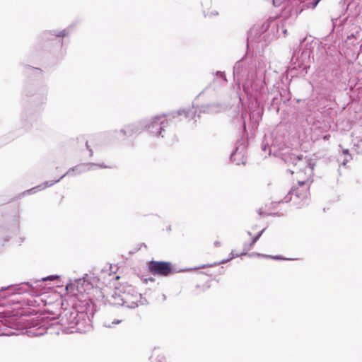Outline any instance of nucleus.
I'll use <instances>...</instances> for the list:
<instances>
[{
    "mask_svg": "<svg viewBox=\"0 0 362 362\" xmlns=\"http://www.w3.org/2000/svg\"><path fill=\"white\" fill-rule=\"evenodd\" d=\"M18 320L16 315H11V310L0 305V336L16 334L15 332L7 331V329H16L19 325Z\"/></svg>",
    "mask_w": 362,
    "mask_h": 362,
    "instance_id": "obj_1",
    "label": "nucleus"
},
{
    "mask_svg": "<svg viewBox=\"0 0 362 362\" xmlns=\"http://www.w3.org/2000/svg\"><path fill=\"white\" fill-rule=\"evenodd\" d=\"M295 165L299 168V170L296 173L298 185L300 186L306 185L305 188L308 189V185L307 183L311 180L313 175L315 163L310 158H298Z\"/></svg>",
    "mask_w": 362,
    "mask_h": 362,
    "instance_id": "obj_2",
    "label": "nucleus"
},
{
    "mask_svg": "<svg viewBox=\"0 0 362 362\" xmlns=\"http://www.w3.org/2000/svg\"><path fill=\"white\" fill-rule=\"evenodd\" d=\"M141 295L132 286H128L127 289L123 291V298H119V301H116V304H126V307L134 308L138 306L141 301Z\"/></svg>",
    "mask_w": 362,
    "mask_h": 362,
    "instance_id": "obj_3",
    "label": "nucleus"
},
{
    "mask_svg": "<svg viewBox=\"0 0 362 362\" xmlns=\"http://www.w3.org/2000/svg\"><path fill=\"white\" fill-rule=\"evenodd\" d=\"M57 276L51 275L47 277L42 278L41 280L35 281L33 283H24L23 284V286L26 288H24V291L30 292L33 296H40L45 293V287L42 286L43 282L45 281H52L57 278Z\"/></svg>",
    "mask_w": 362,
    "mask_h": 362,
    "instance_id": "obj_4",
    "label": "nucleus"
},
{
    "mask_svg": "<svg viewBox=\"0 0 362 362\" xmlns=\"http://www.w3.org/2000/svg\"><path fill=\"white\" fill-rule=\"evenodd\" d=\"M167 124V119L164 116H158L153 118L147 125V129L154 136L161 135V132Z\"/></svg>",
    "mask_w": 362,
    "mask_h": 362,
    "instance_id": "obj_5",
    "label": "nucleus"
},
{
    "mask_svg": "<svg viewBox=\"0 0 362 362\" xmlns=\"http://www.w3.org/2000/svg\"><path fill=\"white\" fill-rule=\"evenodd\" d=\"M149 269L153 274L167 276L171 272V265L168 262L152 261L149 263Z\"/></svg>",
    "mask_w": 362,
    "mask_h": 362,
    "instance_id": "obj_6",
    "label": "nucleus"
},
{
    "mask_svg": "<svg viewBox=\"0 0 362 362\" xmlns=\"http://www.w3.org/2000/svg\"><path fill=\"white\" fill-rule=\"evenodd\" d=\"M47 325L39 320H33L27 328L26 332L29 336L38 337L45 334L47 331Z\"/></svg>",
    "mask_w": 362,
    "mask_h": 362,
    "instance_id": "obj_7",
    "label": "nucleus"
},
{
    "mask_svg": "<svg viewBox=\"0 0 362 362\" xmlns=\"http://www.w3.org/2000/svg\"><path fill=\"white\" fill-rule=\"evenodd\" d=\"M245 150L246 147L243 144H240L231 154V160L236 165L244 164L245 163Z\"/></svg>",
    "mask_w": 362,
    "mask_h": 362,
    "instance_id": "obj_8",
    "label": "nucleus"
},
{
    "mask_svg": "<svg viewBox=\"0 0 362 362\" xmlns=\"http://www.w3.org/2000/svg\"><path fill=\"white\" fill-rule=\"evenodd\" d=\"M259 83V84H257L256 82H255L251 84V86L249 84V83H244L243 89L245 92L247 94L250 93V88L256 92L260 91L264 86V82L260 81Z\"/></svg>",
    "mask_w": 362,
    "mask_h": 362,
    "instance_id": "obj_9",
    "label": "nucleus"
},
{
    "mask_svg": "<svg viewBox=\"0 0 362 362\" xmlns=\"http://www.w3.org/2000/svg\"><path fill=\"white\" fill-rule=\"evenodd\" d=\"M65 175L66 174L63 175L59 179L55 180L54 182H47L42 185L37 186V187H34V188L30 189L28 192H35L37 189H39L40 190H41V189H45L47 187L52 186L54 182H59L61 178H62L64 176H65Z\"/></svg>",
    "mask_w": 362,
    "mask_h": 362,
    "instance_id": "obj_10",
    "label": "nucleus"
},
{
    "mask_svg": "<svg viewBox=\"0 0 362 362\" xmlns=\"http://www.w3.org/2000/svg\"><path fill=\"white\" fill-rule=\"evenodd\" d=\"M119 298H123V293H115L112 296V299L110 300V303L115 306H126V304H116L115 302L119 301Z\"/></svg>",
    "mask_w": 362,
    "mask_h": 362,
    "instance_id": "obj_11",
    "label": "nucleus"
},
{
    "mask_svg": "<svg viewBox=\"0 0 362 362\" xmlns=\"http://www.w3.org/2000/svg\"><path fill=\"white\" fill-rule=\"evenodd\" d=\"M321 0H313L310 4H305L297 13L302 12L305 8H315Z\"/></svg>",
    "mask_w": 362,
    "mask_h": 362,
    "instance_id": "obj_12",
    "label": "nucleus"
},
{
    "mask_svg": "<svg viewBox=\"0 0 362 362\" xmlns=\"http://www.w3.org/2000/svg\"><path fill=\"white\" fill-rule=\"evenodd\" d=\"M76 286L75 283H70L66 285V289L68 293H70L71 296H77V293L75 291Z\"/></svg>",
    "mask_w": 362,
    "mask_h": 362,
    "instance_id": "obj_13",
    "label": "nucleus"
},
{
    "mask_svg": "<svg viewBox=\"0 0 362 362\" xmlns=\"http://www.w3.org/2000/svg\"><path fill=\"white\" fill-rule=\"evenodd\" d=\"M291 4H296L297 3H299L300 6V10L301 9L302 6L307 4H310L309 0H290Z\"/></svg>",
    "mask_w": 362,
    "mask_h": 362,
    "instance_id": "obj_14",
    "label": "nucleus"
},
{
    "mask_svg": "<svg viewBox=\"0 0 362 362\" xmlns=\"http://www.w3.org/2000/svg\"><path fill=\"white\" fill-rule=\"evenodd\" d=\"M344 154L346 156V158L343 160L342 164L345 165L346 163L351 159V156L349 155V151L347 149L344 150Z\"/></svg>",
    "mask_w": 362,
    "mask_h": 362,
    "instance_id": "obj_15",
    "label": "nucleus"
},
{
    "mask_svg": "<svg viewBox=\"0 0 362 362\" xmlns=\"http://www.w3.org/2000/svg\"><path fill=\"white\" fill-rule=\"evenodd\" d=\"M262 233H263V230H262L260 232H259V233L255 238H253L252 243H251V245H252L260 238Z\"/></svg>",
    "mask_w": 362,
    "mask_h": 362,
    "instance_id": "obj_16",
    "label": "nucleus"
},
{
    "mask_svg": "<svg viewBox=\"0 0 362 362\" xmlns=\"http://www.w3.org/2000/svg\"><path fill=\"white\" fill-rule=\"evenodd\" d=\"M235 257V255H233L229 259H223L221 262V263H225V262H227L228 261H229L230 259H233L234 257Z\"/></svg>",
    "mask_w": 362,
    "mask_h": 362,
    "instance_id": "obj_17",
    "label": "nucleus"
},
{
    "mask_svg": "<svg viewBox=\"0 0 362 362\" xmlns=\"http://www.w3.org/2000/svg\"><path fill=\"white\" fill-rule=\"evenodd\" d=\"M57 35L59 36V37L65 36L66 35L65 31L64 30L61 31Z\"/></svg>",
    "mask_w": 362,
    "mask_h": 362,
    "instance_id": "obj_18",
    "label": "nucleus"
},
{
    "mask_svg": "<svg viewBox=\"0 0 362 362\" xmlns=\"http://www.w3.org/2000/svg\"><path fill=\"white\" fill-rule=\"evenodd\" d=\"M307 197H308V193H307V192H305L303 194V196H302V199H306V198H307Z\"/></svg>",
    "mask_w": 362,
    "mask_h": 362,
    "instance_id": "obj_19",
    "label": "nucleus"
},
{
    "mask_svg": "<svg viewBox=\"0 0 362 362\" xmlns=\"http://www.w3.org/2000/svg\"><path fill=\"white\" fill-rule=\"evenodd\" d=\"M220 245H221V244H220V242H219V241H215V242H214V245H215L216 247L220 246Z\"/></svg>",
    "mask_w": 362,
    "mask_h": 362,
    "instance_id": "obj_20",
    "label": "nucleus"
},
{
    "mask_svg": "<svg viewBox=\"0 0 362 362\" xmlns=\"http://www.w3.org/2000/svg\"><path fill=\"white\" fill-rule=\"evenodd\" d=\"M120 322H121V320H116V321L112 322V324H113V325H117V324H119Z\"/></svg>",
    "mask_w": 362,
    "mask_h": 362,
    "instance_id": "obj_21",
    "label": "nucleus"
},
{
    "mask_svg": "<svg viewBox=\"0 0 362 362\" xmlns=\"http://www.w3.org/2000/svg\"><path fill=\"white\" fill-rule=\"evenodd\" d=\"M105 326L107 327H111V325L110 324L105 323Z\"/></svg>",
    "mask_w": 362,
    "mask_h": 362,
    "instance_id": "obj_22",
    "label": "nucleus"
},
{
    "mask_svg": "<svg viewBox=\"0 0 362 362\" xmlns=\"http://www.w3.org/2000/svg\"><path fill=\"white\" fill-rule=\"evenodd\" d=\"M182 112H185H185L184 110H182V111H180V112H179V115H181Z\"/></svg>",
    "mask_w": 362,
    "mask_h": 362,
    "instance_id": "obj_23",
    "label": "nucleus"
},
{
    "mask_svg": "<svg viewBox=\"0 0 362 362\" xmlns=\"http://www.w3.org/2000/svg\"><path fill=\"white\" fill-rule=\"evenodd\" d=\"M85 168H86L85 166H80V167H79V168H80V169H82V168H83V169H85Z\"/></svg>",
    "mask_w": 362,
    "mask_h": 362,
    "instance_id": "obj_24",
    "label": "nucleus"
},
{
    "mask_svg": "<svg viewBox=\"0 0 362 362\" xmlns=\"http://www.w3.org/2000/svg\"><path fill=\"white\" fill-rule=\"evenodd\" d=\"M67 175H69L71 174V170H69L67 173H66Z\"/></svg>",
    "mask_w": 362,
    "mask_h": 362,
    "instance_id": "obj_25",
    "label": "nucleus"
},
{
    "mask_svg": "<svg viewBox=\"0 0 362 362\" xmlns=\"http://www.w3.org/2000/svg\"><path fill=\"white\" fill-rule=\"evenodd\" d=\"M272 258L276 259H279V257L277 256L276 257H273Z\"/></svg>",
    "mask_w": 362,
    "mask_h": 362,
    "instance_id": "obj_26",
    "label": "nucleus"
},
{
    "mask_svg": "<svg viewBox=\"0 0 362 362\" xmlns=\"http://www.w3.org/2000/svg\"><path fill=\"white\" fill-rule=\"evenodd\" d=\"M360 143H361V145H362V141H361Z\"/></svg>",
    "mask_w": 362,
    "mask_h": 362,
    "instance_id": "obj_27",
    "label": "nucleus"
}]
</instances>
